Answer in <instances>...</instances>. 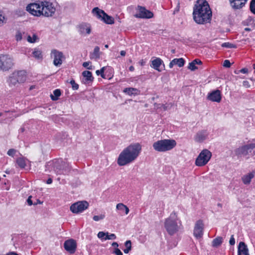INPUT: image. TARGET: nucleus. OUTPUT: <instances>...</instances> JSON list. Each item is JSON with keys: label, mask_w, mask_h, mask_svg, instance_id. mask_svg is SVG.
<instances>
[{"label": "nucleus", "mask_w": 255, "mask_h": 255, "mask_svg": "<svg viewBox=\"0 0 255 255\" xmlns=\"http://www.w3.org/2000/svg\"><path fill=\"white\" fill-rule=\"evenodd\" d=\"M212 12L206 0H197L193 7V17L199 24L209 23L211 20Z\"/></svg>", "instance_id": "f257e3e1"}, {"label": "nucleus", "mask_w": 255, "mask_h": 255, "mask_svg": "<svg viewBox=\"0 0 255 255\" xmlns=\"http://www.w3.org/2000/svg\"><path fill=\"white\" fill-rule=\"evenodd\" d=\"M141 150V146L138 143L131 144L125 148L119 154L117 163L119 166L126 165L134 161Z\"/></svg>", "instance_id": "f03ea898"}, {"label": "nucleus", "mask_w": 255, "mask_h": 255, "mask_svg": "<svg viewBox=\"0 0 255 255\" xmlns=\"http://www.w3.org/2000/svg\"><path fill=\"white\" fill-rule=\"evenodd\" d=\"M178 221L181 224V222L179 220L175 212H173L170 216L165 219L164 227L170 236L174 235L178 231L179 227L178 225Z\"/></svg>", "instance_id": "7ed1b4c3"}, {"label": "nucleus", "mask_w": 255, "mask_h": 255, "mask_svg": "<svg viewBox=\"0 0 255 255\" xmlns=\"http://www.w3.org/2000/svg\"><path fill=\"white\" fill-rule=\"evenodd\" d=\"M176 145L174 139H164L158 140L153 144V149L158 152H165L173 149Z\"/></svg>", "instance_id": "20e7f679"}, {"label": "nucleus", "mask_w": 255, "mask_h": 255, "mask_svg": "<svg viewBox=\"0 0 255 255\" xmlns=\"http://www.w3.org/2000/svg\"><path fill=\"white\" fill-rule=\"evenodd\" d=\"M52 164L53 170L57 174H68L71 169L69 164L62 159L53 160Z\"/></svg>", "instance_id": "39448f33"}, {"label": "nucleus", "mask_w": 255, "mask_h": 255, "mask_svg": "<svg viewBox=\"0 0 255 255\" xmlns=\"http://www.w3.org/2000/svg\"><path fill=\"white\" fill-rule=\"evenodd\" d=\"M13 57L8 54H0V70L7 71L14 65Z\"/></svg>", "instance_id": "423d86ee"}, {"label": "nucleus", "mask_w": 255, "mask_h": 255, "mask_svg": "<svg viewBox=\"0 0 255 255\" xmlns=\"http://www.w3.org/2000/svg\"><path fill=\"white\" fill-rule=\"evenodd\" d=\"M212 153L208 149H203L197 156L195 160V164L198 166H203L206 165L210 160Z\"/></svg>", "instance_id": "0eeeda50"}, {"label": "nucleus", "mask_w": 255, "mask_h": 255, "mask_svg": "<svg viewBox=\"0 0 255 255\" xmlns=\"http://www.w3.org/2000/svg\"><path fill=\"white\" fill-rule=\"evenodd\" d=\"M42 5L43 3H41V1H39L37 2L28 4L26 9L32 15L39 16L43 14V10H42Z\"/></svg>", "instance_id": "6e6552de"}, {"label": "nucleus", "mask_w": 255, "mask_h": 255, "mask_svg": "<svg viewBox=\"0 0 255 255\" xmlns=\"http://www.w3.org/2000/svg\"><path fill=\"white\" fill-rule=\"evenodd\" d=\"M89 206V204L86 201H78L71 205L70 210L73 213L78 214L88 209Z\"/></svg>", "instance_id": "1a4fd4ad"}, {"label": "nucleus", "mask_w": 255, "mask_h": 255, "mask_svg": "<svg viewBox=\"0 0 255 255\" xmlns=\"http://www.w3.org/2000/svg\"><path fill=\"white\" fill-rule=\"evenodd\" d=\"M41 3H43L42 7L43 14L42 15L45 17L52 16L56 11V8L53 3L48 1H41Z\"/></svg>", "instance_id": "9d476101"}, {"label": "nucleus", "mask_w": 255, "mask_h": 255, "mask_svg": "<svg viewBox=\"0 0 255 255\" xmlns=\"http://www.w3.org/2000/svg\"><path fill=\"white\" fill-rule=\"evenodd\" d=\"M51 57L53 58V64L56 66H59L62 64V58L64 57L63 53L56 49L51 50Z\"/></svg>", "instance_id": "9b49d317"}, {"label": "nucleus", "mask_w": 255, "mask_h": 255, "mask_svg": "<svg viewBox=\"0 0 255 255\" xmlns=\"http://www.w3.org/2000/svg\"><path fill=\"white\" fill-rule=\"evenodd\" d=\"M137 8L139 13L135 15L136 17L150 18L153 16V13L151 11L146 9L145 7L138 5Z\"/></svg>", "instance_id": "f8f14e48"}, {"label": "nucleus", "mask_w": 255, "mask_h": 255, "mask_svg": "<svg viewBox=\"0 0 255 255\" xmlns=\"http://www.w3.org/2000/svg\"><path fill=\"white\" fill-rule=\"evenodd\" d=\"M64 249L70 254H74L77 248V243L75 240L71 239L65 241L64 243Z\"/></svg>", "instance_id": "ddd939ff"}, {"label": "nucleus", "mask_w": 255, "mask_h": 255, "mask_svg": "<svg viewBox=\"0 0 255 255\" xmlns=\"http://www.w3.org/2000/svg\"><path fill=\"white\" fill-rule=\"evenodd\" d=\"M203 235V223L201 220H198L195 225L194 235L197 238H201Z\"/></svg>", "instance_id": "4468645a"}, {"label": "nucleus", "mask_w": 255, "mask_h": 255, "mask_svg": "<svg viewBox=\"0 0 255 255\" xmlns=\"http://www.w3.org/2000/svg\"><path fill=\"white\" fill-rule=\"evenodd\" d=\"M207 99L212 102H220L222 99L221 91L219 90L212 91L208 94Z\"/></svg>", "instance_id": "2eb2a0df"}, {"label": "nucleus", "mask_w": 255, "mask_h": 255, "mask_svg": "<svg viewBox=\"0 0 255 255\" xmlns=\"http://www.w3.org/2000/svg\"><path fill=\"white\" fill-rule=\"evenodd\" d=\"M208 135V133L206 130H202L199 131L194 137V139L196 142H202L205 140Z\"/></svg>", "instance_id": "dca6fc26"}, {"label": "nucleus", "mask_w": 255, "mask_h": 255, "mask_svg": "<svg viewBox=\"0 0 255 255\" xmlns=\"http://www.w3.org/2000/svg\"><path fill=\"white\" fill-rule=\"evenodd\" d=\"M13 73L18 81V83H23L25 81L26 79V72L25 70L15 71Z\"/></svg>", "instance_id": "f3484780"}, {"label": "nucleus", "mask_w": 255, "mask_h": 255, "mask_svg": "<svg viewBox=\"0 0 255 255\" xmlns=\"http://www.w3.org/2000/svg\"><path fill=\"white\" fill-rule=\"evenodd\" d=\"M82 74L83 77V82L84 84H88L93 81L94 77L92 76L91 72L89 71H84L82 72Z\"/></svg>", "instance_id": "a211bd4d"}, {"label": "nucleus", "mask_w": 255, "mask_h": 255, "mask_svg": "<svg viewBox=\"0 0 255 255\" xmlns=\"http://www.w3.org/2000/svg\"><path fill=\"white\" fill-rule=\"evenodd\" d=\"M249 254L247 245L244 242H240L238 247V255Z\"/></svg>", "instance_id": "6ab92c4d"}, {"label": "nucleus", "mask_w": 255, "mask_h": 255, "mask_svg": "<svg viewBox=\"0 0 255 255\" xmlns=\"http://www.w3.org/2000/svg\"><path fill=\"white\" fill-rule=\"evenodd\" d=\"M79 32L81 34L87 33L89 34L91 32L90 26L86 23H82L79 25Z\"/></svg>", "instance_id": "aec40b11"}, {"label": "nucleus", "mask_w": 255, "mask_h": 255, "mask_svg": "<svg viewBox=\"0 0 255 255\" xmlns=\"http://www.w3.org/2000/svg\"><path fill=\"white\" fill-rule=\"evenodd\" d=\"M123 92L131 96L132 95L135 96L139 95L140 91L134 88L128 87L125 88L123 90Z\"/></svg>", "instance_id": "412c9836"}, {"label": "nucleus", "mask_w": 255, "mask_h": 255, "mask_svg": "<svg viewBox=\"0 0 255 255\" xmlns=\"http://www.w3.org/2000/svg\"><path fill=\"white\" fill-rule=\"evenodd\" d=\"M105 23L108 24H112L114 23V18L109 15H108L105 12L102 15L101 19Z\"/></svg>", "instance_id": "4be33fe9"}, {"label": "nucleus", "mask_w": 255, "mask_h": 255, "mask_svg": "<svg viewBox=\"0 0 255 255\" xmlns=\"http://www.w3.org/2000/svg\"><path fill=\"white\" fill-rule=\"evenodd\" d=\"M246 151V150L245 149L244 146L243 145L236 148L234 151L236 155H237L238 157H242L247 155Z\"/></svg>", "instance_id": "5701e85b"}, {"label": "nucleus", "mask_w": 255, "mask_h": 255, "mask_svg": "<svg viewBox=\"0 0 255 255\" xmlns=\"http://www.w3.org/2000/svg\"><path fill=\"white\" fill-rule=\"evenodd\" d=\"M151 62V67L152 68L158 71H161V70L159 69L160 66L162 64V63H163V61L161 59L159 58H156L155 59L152 60Z\"/></svg>", "instance_id": "b1692460"}, {"label": "nucleus", "mask_w": 255, "mask_h": 255, "mask_svg": "<svg viewBox=\"0 0 255 255\" xmlns=\"http://www.w3.org/2000/svg\"><path fill=\"white\" fill-rule=\"evenodd\" d=\"M100 57V47L99 46H96L94 48V51L92 53L90 54V58L91 59H98Z\"/></svg>", "instance_id": "393cba45"}, {"label": "nucleus", "mask_w": 255, "mask_h": 255, "mask_svg": "<svg viewBox=\"0 0 255 255\" xmlns=\"http://www.w3.org/2000/svg\"><path fill=\"white\" fill-rule=\"evenodd\" d=\"M92 12L94 15L96 16L98 18L101 19L105 11L98 7H96L92 9Z\"/></svg>", "instance_id": "a878e982"}, {"label": "nucleus", "mask_w": 255, "mask_h": 255, "mask_svg": "<svg viewBox=\"0 0 255 255\" xmlns=\"http://www.w3.org/2000/svg\"><path fill=\"white\" fill-rule=\"evenodd\" d=\"M15 76L14 75L13 72L9 76L8 79L7 80V82L8 84V85L10 87H12L15 86L18 81L16 79V78L15 77Z\"/></svg>", "instance_id": "bb28decb"}, {"label": "nucleus", "mask_w": 255, "mask_h": 255, "mask_svg": "<svg viewBox=\"0 0 255 255\" xmlns=\"http://www.w3.org/2000/svg\"><path fill=\"white\" fill-rule=\"evenodd\" d=\"M254 177V173L251 172L242 177V180L245 184H249L250 183L251 180Z\"/></svg>", "instance_id": "cd10ccee"}, {"label": "nucleus", "mask_w": 255, "mask_h": 255, "mask_svg": "<svg viewBox=\"0 0 255 255\" xmlns=\"http://www.w3.org/2000/svg\"><path fill=\"white\" fill-rule=\"evenodd\" d=\"M32 56L37 60H42L43 55L41 50L39 48H35L32 53Z\"/></svg>", "instance_id": "c85d7f7f"}, {"label": "nucleus", "mask_w": 255, "mask_h": 255, "mask_svg": "<svg viewBox=\"0 0 255 255\" xmlns=\"http://www.w3.org/2000/svg\"><path fill=\"white\" fill-rule=\"evenodd\" d=\"M116 208L117 210L121 211L122 212H125V214L127 215L129 213V209L123 203H119L117 205Z\"/></svg>", "instance_id": "c756f323"}, {"label": "nucleus", "mask_w": 255, "mask_h": 255, "mask_svg": "<svg viewBox=\"0 0 255 255\" xmlns=\"http://www.w3.org/2000/svg\"><path fill=\"white\" fill-rule=\"evenodd\" d=\"M223 242V238L222 237H218L212 241V246L214 248H217L222 244Z\"/></svg>", "instance_id": "7c9ffc66"}, {"label": "nucleus", "mask_w": 255, "mask_h": 255, "mask_svg": "<svg viewBox=\"0 0 255 255\" xmlns=\"http://www.w3.org/2000/svg\"><path fill=\"white\" fill-rule=\"evenodd\" d=\"M53 94L50 95V98L53 101H56L59 99V97L61 95V91L60 89H57L53 91Z\"/></svg>", "instance_id": "2f4dec72"}, {"label": "nucleus", "mask_w": 255, "mask_h": 255, "mask_svg": "<svg viewBox=\"0 0 255 255\" xmlns=\"http://www.w3.org/2000/svg\"><path fill=\"white\" fill-rule=\"evenodd\" d=\"M247 155L255 148V142H252L244 145Z\"/></svg>", "instance_id": "473e14b6"}, {"label": "nucleus", "mask_w": 255, "mask_h": 255, "mask_svg": "<svg viewBox=\"0 0 255 255\" xmlns=\"http://www.w3.org/2000/svg\"><path fill=\"white\" fill-rule=\"evenodd\" d=\"M173 61V63H174L175 65H177L179 67H183L185 63V60L182 58H174Z\"/></svg>", "instance_id": "72a5a7b5"}, {"label": "nucleus", "mask_w": 255, "mask_h": 255, "mask_svg": "<svg viewBox=\"0 0 255 255\" xmlns=\"http://www.w3.org/2000/svg\"><path fill=\"white\" fill-rule=\"evenodd\" d=\"M105 69V67H102L100 70H98L96 71V74L99 76L101 75V76L104 79H110L111 77L110 76H108L106 77L105 74H104V70Z\"/></svg>", "instance_id": "f704fd0d"}, {"label": "nucleus", "mask_w": 255, "mask_h": 255, "mask_svg": "<svg viewBox=\"0 0 255 255\" xmlns=\"http://www.w3.org/2000/svg\"><path fill=\"white\" fill-rule=\"evenodd\" d=\"M16 163L21 168H24L26 166L25 159L23 157H19L16 159Z\"/></svg>", "instance_id": "c9c22d12"}, {"label": "nucleus", "mask_w": 255, "mask_h": 255, "mask_svg": "<svg viewBox=\"0 0 255 255\" xmlns=\"http://www.w3.org/2000/svg\"><path fill=\"white\" fill-rule=\"evenodd\" d=\"M126 249L124 250L125 254H128L131 250V242L130 240L127 241L125 243Z\"/></svg>", "instance_id": "e433bc0d"}, {"label": "nucleus", "mask_w": 255, "mask_h": 255, "mask_svg": "<svg viewBox=\"0 0 255 255\" xmlns=\"http://www.w3.org/2000/svg\"><path fill=\"white\" fill-rule=\"evenodd\" d=\"M247 1L248 0H237L236 2H237V7H239L232 8L234 10L240 9L245 6Z\"/></svg>", "instance_id": "4c0bfd02"}, {"label": "nucleus", "mask_w": 255, "mask_h": 255, "mask_svg": "<svg viewBox=\"0 0 255 255\" xmlns=\"http://www.w3.org/2000/svg\"><path fill=\"white\" fill-rule=\"evenodd\" d=\"M244 24L245 25H255V21L253 17L249 16L247 19L244 21Z\"/></svg>", "instance_id": "58836bf2"}, {"label": "nucleus", "mask_w": 255, "mask_h": 255, "mask_svg": "<svg viewBox=\"0 0 255 255\" xmlns=\"http://www.w3.org/2000/svg\"><path fill=\"white\" fill-rule=\"evenodd\" d=\"M222 46L223 47H226L227 48H237L236 45L230 43V42H225L222 44Z\"/></svg>", "instance_id": "ea45409f"}, {"label": "nucleus", "mask_w": 255, "mask_h": 255, "mask_svg": "<svg viewBox=\"0 0 255 255\" xmlns=\"http://www.w3.org/2000/svg\"><path fill=\"white\" fill-rule=\"evenodd\" d=\"M250 10L252 13L255 14V0H251L250 3Z\"/></svg>", "instance_id": "a19ab883"}, {"label": "nucleus", "mask_w": 255, "mask_h": 255, "mask_svg": "<svg viewBox=\"0 0 255 255\" xmlns=\"http://www.w3.org/2000/svg\"><path fill=\"white\" fill-rule=\"evenodd\" d=\"M116 239V236L114 234H111L109 235V233L107 232L106 236L104 238L105 240H115Z\"/></svg>", "instance_id": "79ce46f5"}, {"label": "nucleus", "mask_w": 255, "mask_h": 255, "mask_svg": "<svg viewBox=\"0 0 255 255\" xmlns=\"http://www.w3.org/2000/svg\"><path fill=\"white\" fill-rule=\"evenodd\" d=\"M70 83L71 84L72 88L74 90H77L79 88V85L77 84L74 79H72L70 81Z\"/></svg>", "instance_id": "37998d69"}, {"label": "nucleus", "mask_w": 255, "mask_h": 255, "mask_svg": "<svg viewBox=\"0 0 255 255\" xmlns=\"http://www.w3.org/2000/svg\"><path fill=\"white\" fill-rule=\"evenodd\" d=\"M188 68L191 71H193L198 69V67L196 66L194 62L192 61L189 63V65L188 66Z\"/></svg>", "instance_id": "c03bdc74"}, {"label": "nucleus", "mask_w": 255, "mask_h": 255, "mask_svg": "<svg viewBox=\"0 0 255 255\" xmlns=\"http://www.w3.org/2000/svg\"><path fill=\"white\" fill-rule=\"evenodd\" d=\"M105 216L104 215H100L99 216L95 215L93 217V219L95 221H98L100 220H103L105 218Z\"/></svg>", "instance_id": "a18cd8bd"}, {"label": "nucleus", "mask_w": 255, "mask_h": 255, "mask_svg": "<svg viewBox=\"0 0 255 255\" xmlns=\"http://www.w3.org/2000/svg\"><path fill=\"white\" fill-rule=\"evenodd\" d=\"M37 38V36L35 34H33L32 36V38L30 36H28L27 38V40L28 42L30 43H34L36 41V39Z\"/></svg>", "instance_id": "49530a36"}, {"label": "nucleus", "mask_w": 255, "mask_h": 255, "mask_svg": "<svg viewBox=\"0 0 255 255\" xmlns=\"http://www.w3.org/2000/svg\"><path fill=\"white\" fill-rule=\"evenodd\" d=\"M90 63H91V62H90V61L85 62L83 63L82 65L84 67L86 68L87 69H88L89 70H92V66H88Z\"/></svg>", "instance_id": "de8ad7c7"}, {"label": "nucleus", "mask_w": 255, "mask_h": 255, "mask_svg": "<svg viewBox=\"0 0 255 255\" xmlns=\"http://www.w3.org/2000/svg\"><path fill=\"white\" fill-rule=\"evenodd\" d=\"M229 0L230 1V5L232 7V8H237V7L238 5H236L237 2H236V1L237 0ZM238 7H239L238 6Z\"/></svg>", "instance_id": "09e8293b"}, {"label": "nucleus", "mask_w": 255, "mask_h": 255, "mask_svg": "<svg viewBox=\"0 0 255 255\" xmlns=\"http://www.w3.org/2000/svg\"><path fill=\"white\" fill-rule=\"evenodd\" d=\"M16 152V150L14 149H10L8 150L7 154L9 156H13Z\"/></svg>", "instance_id": "8fccbe9b"}, {"label": "nucleus", "mask_w": 255, "mask_h": 255, "mask_svg": "<svg viewBox=\"0 0 255 255\" xmlns=\"http://www.w3.org/2000/svg\"><path fill=\"white\" fill-rule=\"evenodd\" d=\"M231 64L229 60H225L223 63V66L227 68L231 67Z\"/></svg>", "instance_id": "3c124183"}, {"label": "nucleus", "mask_w": 255, "mask_h": 255, "mask_svg": "<svg viewBox=\"0 0 255 255\" xmlns=\"http://www.w3.org/2000/svg\"><path fill=\"white\" fill-rule=\"evenodd\" d=\"M114 253L116 255H123V253L118 248H115Z\"/></svg>", "instance_id": "603ef678"}, {"label": "nucleus", "mask_w": 255, "mask_h": 255, "mask_svg": "<svg viewBox=\"0 0 255 255\" xmlns=\"http://www.w3.org/2000/svg\"><path fill=\"white\" fill-rule=\"evenodd\" d=\"M107 233L104 232H99L98 234V237L100 239L103 238L105 236H106Z\"/></svg>", "instance_id": "864d4df0"}, {"label": "nucleus", "mask_w": 255, "mask_h": 255, "mask_svg": "<svg viewBox=\"0 0 255 255\" xmlns=\"http://www.w3.org/2000/svg\"><path fill=\"white\" fill-rule=\"evenodd\" d=\"M229 244L231 246H234L235 244V240L234 237V235H232L230 241H229Z\"/></svg>", "instance_id": "5fc2aeb1"}, {"label": "nucleus", "mask_w": 255, "mask_h": 255, "mask_svg": "<svg viewBox=\"0 0 255 255\" xmlns=\"http://www.w3.org/2000/svg\"><path fill=\"white\" fill-rule=\"evenodd\" d=\"M15 38L17 41L21 40L22 39V34L21 32L19 31L17 32L15 35Z\"/></svg>", "instance_id": "6e6d98bb"}, {"label": "nucleus", "mask_w": 255, "mask_h": 255, "mask_svg": "<svg viewBox=\"0 0 255 255\" xmlns=\"http://www.w3.org/2000/svg\"><path fill=\"white\" fill-rule=\"evenodd\" d=\"M243 85L244 87L248 88H250L251 85L248 81H244L243 82Z\"/></svg>", "instance_id": "4d7b16f0"}, {"label": "nucleus", "mask_w": 255, "mask_h": 255, "mask_svg": "<svg viewBox=\"0 0 255 255\" xmlns=\"http://www.w3.org/2000/svg\"><path fill=\"white\" fill-rule=\"evenodd\" d=\"M31 197H32L31 196H29L28 199H27V201H26L28 205H29V206H31L33 204V202H32V201L31 200Z\"/></svg>", "instance_id": "13d9d810"}, {"label": "nucleus", "mask_w": 255, "mask_h": 255, "mask_svg": "<svg viewBox=\"0 0 255 255\" xmlns=\"http://www.w3.org/2000/svg\"><path fill=\"white\" fill-rule=\"evenodd\" d=\"M193 62H194L195 64L200 65L202 64V62L199 60V59H195L192 61Z\"/></svg>", "instance_id": "bf43d9fd"}, {"label": "nucleus", "mask_w": 255, "mask_h": 255, "mask_svg": "<svg viewBox=\"0 0 255 255\" xmlns=\"http://www.w3.org/2000/svg\"><path fill=\"white\" fill-rule=\"evenodd\" d=\"M240 71L241 73L246 74V73H248V69L247 68H242V69L240 70Z\"/></svg>", "instance_id": "052dcab7"}, {"label": "nucleus", "mask_w": 255, "mask_h": 255, "mask_svg": "<svg viewBox=\"0 0 255 255\" xmlns=\"http://www.w3.org/2000/svg\"><path fill=\"white\" fill-rule=\"evenodd\" d=\"M4 17L2 16L1 14H0V25L2 24L4 22Z\"/></svg>", "instance_id": "680f3d73"}, {"label": "nucleus", "mask_w": 255, "mask_h": 255, "mask_svg": "<svg viewBox=\"0 0 255 255\" xmlns=\"http://www.w3.org/2000/svg\"><path fill=\"white\" fill-rule=\"evenodd\" d=\"M5 255H18L15 252H9L7 254H6Z\"/></svg>", "instance_id": "e2e57ef3"}, {"label": "nucleus", "mask_w": 255, "mask_h": 255, "mask_svg": "<svg viewBox=\"0 0 255 255\" xmlns=\"http://www.w3.org/2000/svg\"><path fill=\"white\" fill-rule=\"evenodd\" d=\"M42 202L40 201L39 199H37L36 202H35L33 204L34 205H37L38 204H42Z\"/></svg>", "instance_id": "0e129e2a"}, {"label": "nucleus", "mask_w": 255, "mask_h": 255, "mask_svg": "<svg viewBox=\"0 0 255 255\" xmlns=\"http://www.w3.org/2000/svg\"><path fill=\"white\" fill-rule=\"evenodd\" d=\"M112 245L113 247H115V248H118V247H119V244L117 242L113 243Z\"/></svg>", "instance_id": "69168bd1"}, {"label": "nucleus", "mask_w": 255, "mask_h": 255, "mask_svg": "<svg viewBox=\"0 0 255 255\" xmlns=\"http://www.w3.org/2000/svg\"><path fill=\"white\" fill-rule=\"evenodd\" d=\"M173 60L172 61H170V63H169V66L170 68H172L173 66L175 65L174 63H173Z\"/></svg>", "instance_id": "338daca9"}, {"label": "nucleus", "mask_w": 255, "mask_h": 255, "mask_svg": "<svg viewBox=\"0 0 255 255\" xmlns=\"http://www.w3.org/2000/svg\"><path fill=\"white\" fill-rule=\"evenodd\" d=\"M52 179L51 178H48L46 181V183L48 184L52 183Z\"/></svg>", "instance_id": "774afa93"}]
</instances>
